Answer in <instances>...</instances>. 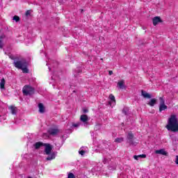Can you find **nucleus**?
I'll return each mask as SVG.
<instances>
[{"label": "nucleus", "mask_w": 178, "mask_h": 178, "mask_svg": "<svg viewBox=\"0 0 178 178\" xmlns=\"http://www.w3.org/2000/svg\"><path fill=\"white\" fill-rule=\"evenodd\" d=\"M166 129L169 131H173V133H176L177 131H178V121L177 115H172L170 116V118L168 119Z\"/></svg>", "instance_id": "f257e3e1"}, {"label": "nucleus", "mask_w": 178, "mask_h": 178, "mask_svg": "<svg viewBox=\"0 0 178 178\" xmlns=\"http://www.w3.org/2000/svg\"><path fill=\"white\" fill-rule=\"evenodd\" d=\"M44 147H45L44 152L46 155H49L46 158V161H52V159H55V158H56L58 152H53L52 153H51L52 152V146H51L49 143H44Z\"/></svg>", "instance_id": "f03ea898"}, {"label": "nucleus", "mask_w": 178, "mask_h": 178, "mask_svg": "<svg viewBox=\"0 0 178 178\" xmlns=\"http://www.w3.org/2000/svg\"><path fill=\"white\" fill-rule=\"evenodd\" d=\"M13 65L17 69L22 70L23 73H29L27 68V61L26 59H21L19 60H15Z\"/></svg>", "instance_id": "7ed1b4c3"}, {"label": "nucleus", "mask_w": 178, "mask_h": 178, "mask_svg": "<svg viewBox=\"0 0 178 178\" xmlns=\"http://www.w3.org/2000/svg\"><path fill=\"white\" fill-rule=\"evenodd\" d=\"M34 88L30 86H25L22 89L24 95H33V94H34Z\"/></svg>", "instance_id": "20e7f679"}, {"label": "nucleus", "mask_w": 178, "mask_h": 178, "mask_svg": "<svg viewBox=\"0 0 178 178\" xmlns=\"http://www.w3.org/2000/svg\"><path fill=\"white\" fill-rule=\"evenodd\" d=\"M127 143H129V145H136V142H134V134L131 131L128 133L127 136Z\"/></svg>", "instance_id": "39448f33"}, {"label": "nucleus", "mask_w": 178, "mask_h": 178, "mask_svg": "<svg viewBox=\"0 0 178 178\" xmlns=\"http://www.w3.org/2000/svg\"><path fill=\"white\" fill-rule=\"evenodd\" d=\"M160 104H159V112L168 109V106L165 104V99L163 97H159Z\"/></svg>", "instance_id": "423d86ee"}, {"label": "nucleus", "mask_w": 178, "mask_h": 178, "mask_svg": "<svg viewBox=\"0 0 178 178\" xmlns=\"http://www.w3.org/2000/svg\"><path fill=\"white\" fill-rule=\"evenodd\" d=\"M108 99H110L108 102V105H110V106H115L116 105V99H115V96L111 94L108 96Z\"/></svg>", "instance_id": "0eeeda50"}, {"label": "nucleus", "mask_w": 178, "mask_h": 178, "mask_svg": "<svg viewBox=\"0 0 178 178\" xmlns=\"http://www.w3.org/2000/svg\"><path fill=\"white\" fill-rule=\"evenodd\" d=\"M48 133L50 136H57L59 134V129L58 128H50Z\"/></svg>", "instance_id": "6e6552de"}, {"label": "nucleus", "mask_w": 178, "mask_h": 178, "mask_svg": "<svg viewBox=\"0 0 178 178\" xmlns=\"http://www.w3.org/2000/svg\"><path fill=\"white\" fill-rule=\"evenodd\" d=\"M155 154L157 155H164V156H168L169 153L165 150V149H157L155 151Z\"/></svg>", "instance_id": "1a4fd4ad"}, {"label": "nucleus", "mask_w": 178, "mask_h": 178, "mask_svg": "<svg viewBox=\"0 0 178 178\" xmlns=\"http://www.w3.org/2000/svg\"><path fill=\"white\" fill-rule=\"evenodd\" d=\"M81 122H83L85 124L88 122V116L87 115H81L80 118Z\"/></svg>", "instance_id": "9d476101"}, {"label": "nucleus", "mask_w": 178, "mask_h": 178, "mask_svg": "<svg viewBox=\"0 0 178 178\" xmlns=\"http://www.w3.org/2000/svg\"><path fill=\"white\" fill-rule=\"evenodd\" d=\"M153 24L154 26H156L158 23H162V19H161V17H154L152 19Z\"/></svg>", "instance_id": "9b49d317"}, {"label": "nucleus", "mask_w": 178, "mask_h": 178, "mask_svg": "<svg viewBox=\"0 0 178 178\" xmlns=\"http://www.w3.org/2000/svg\"><path fill=\"white\" fill-rule=\"evenodd\" d=\"M8 109L10 111L12 115H16L17 113V108L15 106H10Z\"/></svg>", "instance_id": "f8f14e48"}, {"label": "nucleus", "mask_w": 178, "mask_h": 178, "mask_svg": "<svg viewBox=\"0 0 178 178\" xmlns=\"http://www.w3.org/2000/svg\"><path fill=\"white\" fill-rule=\"evenodd\" d=\"M141 95L142 97H143V98H152V96L149 95L148 92H146L145 90H141Z\"/></svg>", "instance_id": "ddd939ff"}, {"label": "nucleus", "mask_w": 178, "mask_h": 178, "mask_svg": "<svg viewBox=\"0 0 178 178\" xmlns=\"http://www.w3.org/2000/svg\"><path fill=\"white\" fill-rule=\"evenodd\" d=\"M45 143H43L42 142H37L34 144V147L35 149H38L39 148H41V147H44Z\"/></svg>", "instance_id": "4468645a"}, {"label": "nucleus", "mask_w": 178, "mask_h": 178, "mask_svg": "<svg viewBox=\"0 0 178 178\" xmlns=\"http://www.w3.org/2000/svg\"><path fill=\"white\" fill-rule=\"evenodd\" d=\"M38 108L40 113H44L45 112V107L42 103L38 104Z\"/></svg>", "instance_id": "2eb2a0df"}, {"label": "nucleus", "mask_w": 178, "mask_h": 178, "mask_svg": "<svg viewBox=\"0 0 178 178\" xmlns=\"http://www.w3.org/2000/svg\"><path fill=\"white\" fill-rule=\"evenodd\" d=\"M144 159V158H147V155L146 154H140V155H134V159H136V161H138V159Z\"/></svg>", "instance_id": "dca6fc26"}, {"label": "nucleus", "mask_w": 178, "mask_h": 178, "mask_svg": "<svg viewBox=\"0 0 178 178\" xmlns=\"http://www.w3.org/2000/svg\"><path fill=\"white\" fill-rule=\"evenodd\" d=\"M118 87H120L121 90H123V88H124V81H119L118 83Z\"/></svg>", "instance_id": "f3484780"}, {"label": "nucleus", "mask_w": 178, "mask_h": 178, "mask_svg": "<svg viewBox=\"0 0 178 178\" xmlns=\"http://www.w3.org/2000/svg\"><path fill=\"white\" fill-rule=\"evenodd\" d=\"M155 104H156V99H152L150 102L147 104V105H149V106H154Z\"/></svg>", "instance_id": "a211bd4d"}, {"label": "nucleus", "mask_w": 178, "mask_h": 178, "mask_svg": "<svg viewBox=\"0 0 178 178\" xmlns=\"http://www.w3.org/2000/svg\"><path fill=\"white\" fill-rule=\"evenodd\" d=\"M129 108L128 107H124L122 109V113H124V115H129Z\"/></svg>", "instance_id": "6ab92c4d"}, {"label": "nucleus", "mask_w": 178, "mask_h": 178, "mask_svg": "<svg viewBox=\"0 0 178 178\" xmlns=\"http://www.w3.org/2000/svg\"><path fill=\"white\" fill-rule=\"evenodd\" d=\"M5 83H6L5 79H2L1 80V83H0V88H1V89L5 88Z\"/></svg>", "instance_id": "aec40b11"}, {"label": "nucleus", "mask_w": 178, "mask_h": 178, "mask_svg": "<svg viewBox=\"0 0 178 178\" xmlns=\"http://www.w3.org/2000/svg\"><path fill=\"white\" fill-rule=\"evenodd\" d=\"M124 140V138H117L115 140V143H123V141Z\"/></svg>", "instance_id": "412c9836"}, {"label": "nucleus", "mask_w": 178, "mask_h": 178, "mask_svg": "<svg viewBox=\"0 0 178 178\" xmlns=\"http://www.w3.org/2000/svg\"><path fill=\"white\" fill-rule=\"evenodd\" d=\"M76 73H74L75 77H77V73H81V68L77 67L75 70Z\"/></svg>", "instance_id": "4be33fe9"}, {"label": "nucleus", "mask_w": 178, "mask_h": 178, "mask_svg": "<svg viewBox=\"0 0 178 178\" xmlns=\"http://www.w3.org/2000/svg\"><path fill=\"white\" fill-rule=\"evenodd\" d=\"M84 147H82L80 150L79 151V154H80V155H84V154H86V151H84L83 149Z\"/></svg>", "instance_id": "5701e85b"}, {"label": "nucleus", "mask_w": 178, "mask_h": 178, "mask_svg": "<svg viewBox=\"0 0 178 178\" xmlns=\"http://www.w3.org/2000/svg\"><path fill=\"white\" fill-rule=\"evenodd\" d=\"M67 178H76V177H74V174H73L72 172H70L68 174Z\"/></svg>", "instance_id": "b1692460"}, {"label": "nucleus", "mask_w": 178, "mask_h": 178, "mask_svg": "<svg viewBox=\"0 0 178 178\" xmlns=\"http://www.w3.org/2000/svg\"><path fill=\"white\" fill-rule=\"evenodd\" d=\"M13 20H15V22H19V20H20V17H19V16L15 15L13 17Z\"/></svg>", "instance_id": "393cba45"}, {"label": "nucleus", "mask_w": 178, "mask_h": 178, "mask_svg": "<svg viewBox=\"0 0 178 178\" xmlns=\"http://www.w3.org/2000/svg\"><path fill=\"white\" fill-rule=\"evenodd\" d=\"M80 124H81V123L77 122L76 124H72V126L73 127H79Z\"/></svg>", "instance_id": "a878e982"}, {"label": "nucleus", "mask_w": 178, "mask_h": 178, "mask_svg": "<svg viewBox=\"0 0 178 178\" xmlns=\"http://www.w3.org/2000/svg\"><path fill=\"white\" fill-rule=\"evenodd\" d=\"M30 15H31V11H30L29 10H28L26 13H25V16L29 17L30 16Z\"/></svg>", "instance_id": "bb28decb"}, {"label": "nucleus", "mask_w": 178, "mask_h": 178, "mask_svg": "<svg viewBox=\"0 0 178 178\" xmlns=\"http://www.w3.org/2000/svg\"><path fill=\"white\" fill-rule=\"evenodd\" d=\"M3 48V42H2V40L0 39V49H2Z\"/></svg>", "instance_id": "cd10ccee"}, {"label": "nucleus", "mask_w": 178, "mask_h": 178, "mask_svg": "<svg viewBox=\"0 0 178 178\" xmlns=\"http://www.w3.org/2000/svg\"><path fill=\"white\" fill-rule=\"evenodd\" d=\"M108 169H109V170H115L116 169V167L109 166Z\"/></svg>", "instance_id": "c85d7f7f"}, {"label": "nucleus", "mask_w": 178, "mask_h": 178, "mask_svg": "<svg viewBox=\"0 0 178 178\" xmlns=\"http://www.w3.org/2000/svg\"><path fill=\"white\" fill-rule=\"evenodd\" d=\"M83 113H88V109H87V108H83Z\"/></svg>", "instance_id": "c756f323"}, {"label": "nucleus", "mask_w": 178, "mask_h": 178, "mask_svg": "<svg viewBox=\"0 0 178 178\" xmlns=\"http://www.w3.org/2000/svg\"><path fill=\"white\" fill-rule=\"evenodd\" d=\"M108 161H109V160H108L107 159H104V160H103L104 163H106Z\"/></svg>", "instance_id": "7c9ffc66"}, {"label": "nucleus", "mask_w": 178, "mask_h": 178, "mask_svg": "<svg viewBox=\"0 0 178 178\" xmlns=\"http://www.w3.org/2000/svg\"><path fill=\"white\" fill-rule=\"evenodd\" d=\"M175 163H176L177 165H178V155L176 156Z\"/></svg>", "instance_id": "2f4dec72"}, {"label": "nucleus", "mask_w": 178, "mask_h": 178, "mask_svg": "<svg viewBox=\"0 0 178 178\" xmlns=\"http://www.w3.org/2000/svg\"><path fill=\"white\" fill-rule=\"evenodd\" d=\"M108 74H109V76H112V74H113V71H109Z\"/></svg>", "instance_id": "473e14b6"}, {"label": "nucleus", "mask_w": 178, "mask_h": 178, "mask_svg": "<svg viewBox=\"0 0 178 178\" xmlns=\"http://www.w3.org/2000/svg\"><path fill=\"white\" fill-rule=\"evenodd\" d=\"M49 70L51 71V67H49Z\"/></svg>", "instance_id": "72a5a7b5"}, {"label": "nucleus", "mask_w": 178, "mask_h": 178, "mask_svg": "<svg viewBox=\"0 0 178 178\" xmlns=\"http://www.w3.org/2000/svg\"><path fill=\"white\" fill-rule=\"evenodd\" d=\"M56 65H58V63H57V62H56Z\"/></svg>", "instance_id": "f704fd0d"}, {"label": "nucleus", "mask_w": 178, "mask_h": 178, "mask_svg": "<svg viewBox=\"0 0 178 178\" xmlns=\"http://www.w3.org/2000/svg\"><path fill=\"white\" fill-rule=\"evenodd\" d=\"M28 178H31V177H28Z\"/></svg>", "instance_id": "c9c22d12"}]
</instances>
